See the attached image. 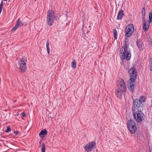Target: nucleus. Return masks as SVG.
Listing matches in <instances>:
<instances>
[{"instance_id":"f257e3e1","label":"nucleus","mask_w":152,"mask_h":152,"mask_svg":"<svg viewBox=\"0 0 152 152\" xmlns=\"http://www.w3.org/2000/svg\"><path fill=\"white\" fill-rule=\"evenodd\" d=\"M124 42L125 46H123L121 48L119 51V56L122 61L124 59L129 61L131 58V54L130 50L128 51L127 49L129 45L128 38L125 37Z\"/></svg>"},{"instance_id":"f03ea898","label":"nucleus","mask_w":152,"mask_h":152,"mask_svg":"<svg viewBox=\"0 0 152 152\" xmlns=\"http://www.w3.org/2000/svg\"><path fill=\"white\" fill-rule=\"evenodd\" d=\"M132 110L134 119L137 123L140 122L144 119L145 115L142 112L143 110L135 111L132 107Z\"/></svg>"},{"instance_id":"7ed1b4c3","label":"nucleus","mask_w":152,"mask_h":152,"mask_svg":"<svg viewBox=\"0 0 152 152\" xmlns=\"http://www.w3.org/2000/svg\"><path fill=\"white\" fill-rule=\"evenodd\" d=\"M127 128L132 134H134L137 130L136 124L134 121L132 119L129 120L127 122Z\"/></svg>"},{"instance_id":"20e7f679","label":"nucleus","mask_w":152,"mask_h":152,"mask_svg":"<svg viewBox=\"0 0 152 152\" xmlns=\"http://www.w3.org/2000/svg\"><path fill=\"white\" fill-rule=\"evenodd\" d=\"M55 18L54 11L52 10H49L47 13V24L50 26H52L54 22Z\"/></svg>"},{"instance_id":"39448f33","label":"nucleus","mask_w":152,"mask_h":152,"mask_svg":"<svg viewBox=\"0 0 152 152\" xmlns=\"http://www.w3.org/2000/svg\"><path fill=\"white\" fill-rule=\"evenodd\" d=\"M133 104L134 106V109L136 111V110L137 111L143 110L144 104L141 102L138 99H136L133 100Z\"/></svg>"},{"instance_id":"423d86ee","label":"nucleus","mask_w":152,"mask_h":152,"mask_svg":"<svg viewBox=\"0 0 152 152\" xmlns=\"http://www.w3.org/2000/svg\"><path fill=\"white\" fill-rule=\"evenodd\" d=\"M128 73L129 76V80H131V81H135L137 77L136 69L134 67H132L128 71Z\"/></svg>"},{"instance_id":"0eeeda50","label":"nucleus","mask_w":152,"mask_h":152,"mask_svg":"<svg viewBox=\"0 0 152 152\" xmlns=\"http://www.w3.org/2000/svg\"><path fill=\"white\" fill-rule=\"evenodd\" d=\"M134 31V26L131 24H128L125 28V36L127 37H130Z\"/></svg>"},{"instance_id":"6e6552de","label":"nucleus","mask_w":152,"mask_h":152,"mask_svg":"<svg viewBox=\"0 0 152 152\" xmlns=\"http://www.w3.org/2000/svg\"><path fill=\"white\" fill-rule=\"evenodd\" d=\"M96 143L95 140L87 144L84 147V149L87 152L91 151L93 149H95L96 146Z\"/></svg>"},{"instance_id":"1a4fd4ad","label":"nucleus","mask_w":152,"mask_h":152,"mask_svg":"<svg viewBox=\"0 0 152 152\" xmlns=\"http://www.w3.org/2000/svg\"><path fill=\"white\" fill-rule=\"evenodd\" d=\"M120 82V86L118 87V88L120 91H121L122 92H125L126 91V86L125 83L122 79H121L120 80H118Z\"/></svg>"},{"instance_id":"9d476101","label":"nucleus","mask_w":152,"mask_h":152,"mask_svg":"<svg viewBox=\"0 0 152 152\" xmlns=\"http://www.w3.org/2000/svg\"><path fill=\"white\" fill-rule=\"evenodd\" d=\"M135 81H131V80H129L128 83V89L131 92H133L134 91L135 85L134 82Z\"/></svg>"},{"instance_id":"9b49d317","label":"nucleus","mask_w":152,"mask_h":152,"mask_svg":"<svg viewBox=\"0 0 152 152\" xmlns=\"http://www.w3.org/2000/svg\"><path fill=\"white\" fill-rule=\"evenodd\" d=\"M142 24H143V29L145 31H147L149 28V22L146 21V20L144 18H142Z\"/></svg>"},{"instance_id":"f8f14e48","label":"nucleus","mask_w":152,"mask_h":152,"mask_svg":"<svg viewBox=\"0 0 152 152\" xmlns=\"http://www.w3.org/2000/svg\"><path fill=\"white\" fill-rule=\"evenodd\" d=\"M124 16V10H122V9L120 10L119 11L117 16V19L118 20H121L123 16Z\"/></svg>"},{"instance_id":"ddd939ff","label":"nucleus","mask_w":152,"mask_h":152,"mask_svg":"<svg viewBox=\"0 0 152 152\" xmlns=\"http://www.w3.org/2000/svg\"><path fill=\"white\" fill-rule=\"evenodd\" d=\"M136 42L137 44L139 50H143L144 48V45L143 44V42L142 41L140 40H137Z\"/></svg>"},{"instance_id":"4468645a","label":"nucleus","mask_w":152,"mask_h":152,"mask_svg":"<svg viewBox=\"0 0 152 152\" xmlns=\"http://www.w3.org/2000/svg\"><path fill=\"white\" fill-rule=\"evenodd\" d=\"M121 91H120L119 89L116 90L115 94L117 97L119 99H122V95H123Z\"/></svg>"},{"instance_id":"2eb2a0df","label":"nucleus","mask_w":152,"mask_h":152,"mask_svg":"<svg viewBox=\"0 0 152 152\" xmlns=\"http://www.w3.org/2000/svg\"><path fill=\"white\" fill-rule=\"evenodd\" d=\"M48 133V132L46 129L41 130L39 133V135L40 137L43 138L44 135H46Z\"/></svg>"},{"instance_id":"dca6fc26","label":"nucleus","mask_w":152,"mask_h":152,"mask_svg":"<svg viewBox=\"0 0 152 152\" xmlns=\"http://www.w3.org/2000/svg\"><path fill=\"white\" fill-rule=\"evenodd\" d=\"M19 69L20 72H24L26 71V65H20Z\"/></svg>"},{"instance_id":"f3484780","label":"nucleus","mask_w":152,"mask_h":152,"mask_svg":"<svg viewBox=\"0 0 152 152\" xmlns=\"http://www.w3.org/2000/svg\"><path fill=\"white\" fill-rule=\"evenodd\" d=\"M135 133V134L134 135L135 137L137 138V140H140V136L142 135L140 134V132L139 131L137 132L136 131Z\"/></svg>"},{"instance_id":"a211bd4d","label":"nucleus","mask_w":152,"mask_h":152,"mask_svg":"<svg viewBox=\"0 0 152 152\" xmlns=\"http://www.w3.org/2000/svg\"><path fill=\"white\" fill-rule=\"evenodd\" d=\"M90 45L93 49H95L97 47V43L96 42L92 41Z\"/></svg>"},{"instance_id":"6ab92c4d","label":"nucleus","mask_w":152,"mask_h":152,"mask_svg":"<svg viewBox=\"0 0 152 152\" xmlns=\"http://www.w3.org/2000/svg\"><path fill=\"white\" fill-rule=\"evenodd\" d=\"M113 32L114 34V39H116L117 38V33L115 28H114L113 29Z\"/></svg>"},{"instance_id":"aec40b11","label":"nucleus","mask_w":152,"mask_h":152,"mask_svg":"<svg viewBox=\"0 0 152 152\" xmlns=\"http://www.w3.org/2000/svg\"><path fill=\"white\" fill-rule=\"evenodd\" d=\"M141 12L142 18H144L145 15V7L142 8Z\"/></svg>"},{"instance_id":"412c9836","label":"nucleus","mask_w":152,"mask_h":152,"mask_svg":"<svg viewBox=\"0 0 152 152\" xmlns=\"http://www.w3.org/2000/svg\"><path fill=\"white\" fill-rule=\"evenodd\" d=\"M148 22L149 23L152 22V12H150L148 14Z\"/></svg>"},{"instance_id":"4be33fe9","label":"nucleus","mask_w":152,"mask_h":152,"mask_svg":"<svg viewBox=\"0 0 152 152\" xmlns=\"http://www.w3.org/2000/svg\"><path fill=\"white\" fill-rule=\"evenodd\" d=\"M27 61L26 59L23 57L22 59L21 60V63L20 65H26V62Z\"/></svg>"},{"instance_id":"5701e85b","label":"nucleus","mask_w":152,"mask_h":152,"mask_svg":"<svg viewBox=\"0 0 152 152\" xmlns=\"http://www.w3.org/2000/svg\"><path fill=\"white\" fill-rule=\"evenodd\" d=\"M49 41L48 40L47 41L46 43V48L47 49V51L48 54H49L50 49L49 47Z\"/></svg>"},{"instance_id":"b1692460","label":"nucleus","mask_w":152,"mask_h":152,"mask_svg":"<svg viewBox=\"0 0 152 152\" xmlns=\"http://www.w3.org/2000/svg\"><path fill=\"white\" fill-rule=\"evenodd\" d=\"M71 66L72 68L75 69L76 66V61L74 59L73 61L71 63Z\"/></svg>"},{"instance_id":"393cba45","label":"nucleus","mask_w":152,"mask_h":152,"mask_svg":"<svg viewBox=\"0 0 152 152\" xmlns=\"http://www.w3.org/2000/svg\"><path fill=\"white\" fill-rule=\"evenodd\" d=\"M138 100H140L142 103L143 102L144 103V102L145 101V98L143 96H141L140 98L138 99Z\"/></svg>"},{"instance_id":"a878e982","label":"nucleus","mask_w":152,"mask_h":152,"mask_svg":"<svg viewBox=\"0 0 152 152\" xmlns=\"http://www.w3.org/2000/svg\"><path fill=\"white\" fill-rule=\"evenodd\" d=\"M46 148L44 143H43L42 144V147L41 149L42 152H45Z\"/></svg>"},{"instance_id":"bb28decb","label":"nucleus","mask_w":152,"mask_h":152,"mask_svg":"<svg viewBox=\"0 0 152 152\" xmlns=\"http://www.w3.org/2000/svg\"><path fill=\"white\" fill-rule=\"evenodd\" d=\"M19 19V26H26L27 25V24L26 23L23 22L22 21H20V19Z\"/></svg>"},{"instance_id":"cd10ccee","label":"nucleus","mask_w":152,"mask_h":152,"mask_svg":"<svg viewBox=\"0 0 152 152\" xmlns=\"http://www.w3.org/2000/svg\"><path fill=\"white\" fill-rule=\"evenodd\" d=\"M11 129L10 127L9 126H8L7 127V129L5 131V132L8 133L11 131Z\"/></svg>"},{"instance_id":"c85d7f7f","label":"nucleus","mask_w":152,"mask_h":152,"mask_svg":"<svg viewBox=\"0 0 152 152\" xmlns=\"http://www.w3.org/2000/svg\"><path fill=\"white\" fill-rule=\"evenodd\" d=\"M19 19H18L16 22V24H15V26L17 28L19 27Z\"/></svg>"},{"instance_id":"c756f323","label":"nucleus","mask_w":152,"mask_h":152,"mask_svg":"<svg viewBox=\"0 0 152 152\" xmlns=\"http://www.w3.org/2000/svg\"><path fill=\"white\" fill-rule=\"evenodd\" d=\"M149 61L151 62L150 66V71H152V59L150 58L149 59Z\"/></svg>"},{"instance_id":"7c9ffc66","label":"nucleus","mask_w":152,"mask_h":152,"mask_svg":"<svg viewBox=\"0 0 152 152\" xmlns=\"http://www.w3.org/2000/svg\"><path fill=\"white\" fill-rule=\"evenodd\" d=\"M19 131L18 130L14 131V133L15 134V135H17L19 133Z\"/></svg>"},{"instance_id":"2f4dec72","label":"nucleus","mask_w":152,"mask_h":152,"mask_svg":"<svg viewBox=\"0 0 152 152\" xmlns=\"http://www.w3.org/2000/svg\"><path fill=\"white\" fill-rule=\"evenodd\" d=\"M17 28L15 26H14L12 27V29L11 31H15L17 29Z\"/></svg>"},{"instance_id":"473e14b6","label":"nucleus","mask_w":152,"mask_h":152,"mask_svg":"<svg viewBox=\"0 0 152 152\" xmlns=\"http://www.w3.org/2000/svg\"><path fill=\"white\" fill-rule=\"evenodd\" d=\"M21 115L23 117H26V114L25 112H23Z\"/></svg>"},{"instance_id":"72a5a7b5","label":"nucleus","mask_w":152,"mask_h":152,"mask_svg":"<svg viewBox=\"0 0 152 152\" xmlns=\"http://www.w3.org/2000/svg\"><path fill=\"white\" fill-rule=\"evenodd\" d=\"M148 42H149V43L150 44H151L152 43V40L150 38H149L148 39Z\"/></svg>"},{"instance_id":"f704fd0d","label":"nucleus","mask_w":152,"mask_h":152,"mask_svg":"<svg viewBox=\"0 0 152 152\" xmlns=\"http://www.w3.org/2000/svg\"><path fill=\"white\" fill-rule=\"evenodd\" d=\"M48 117H50V118H54V115H53V116H51L50 115H48Z\"/></svg>"},{"instance_id":"c9c22d12","label":"nucleus","mask_w":152,"mask_h":152,"mask_svg":"<svg viewBox=\"0 0 152 152\" xmlns=\"http://www.w3.org/2000/svg\"><path fill=\"white\" fill-rule=\"evenodd\" d=\"M82 30L83 31V33L85 34V31H84L83 29V28H82Z\"/></svg>"},{"instance_id":"e433bc0d","label":"nucleus","mask_w":152,"mask_h":152,"mask_svg":"<svg viewBox=\"0 0 152 152\" xmlns=\"http://www.w3.org/2000/svg\"><path fill=\"white\" fill-rule=\"evenodd\" d=\"M3 4H4L3 2L2 1H1V2L0 4L2 5L3 6Z\"/></svg>"},{"instance_id":"4c0bfd02","label":"nucleus","mask_w":152,"mask_h":152,"mask_svg":"<svg viewBox=\"0 0 152 152\" xmlns=\"http://www.w3.org/2000/svg\"><path fill=\"white\" fill-rule=\"evenodd\" d=\"M10 134L11 135H13V134Z\"/></svg>"},{"instance_id":"58836bf2","label":"nucleus","mask_w":152,"mask_h":152,"mask_svg":"<svg viewBox=\"0 0 152 152\" xmlns=\"http://www.w3.org/2000/svg\"><path fill=\"white\" fill-rule=\"evenodd\" d=\"M83 26H84V24H83Z\"/></svg>"},{"instance_id":"ea45409f","label":"nucleus","mask_w":152,"mask_h":152,"mask_svg":"<svg viewBox=\"0 0 152 152\" xmlns=\"http://www.w3.org/2000/svg\"><path fill=\"white\" fill-rule=\"evenodd\" d=\"M40 142H41V141H40L39 142V143H40Z\"/></svg>"},{"instance_id":"a19ab883","label":"nucleus","mask_w":152,"mask_h":152,"mask_svg":"<svg viewBox=\"0 0 152 152\" xmlns=\"http://www.w3.org/2000/svg\"><path fill=\"white\" fill-rule=\"evenodd\" d=\"M35 1H36L37 0H34Z\"/></svg>"}]
</instances>
